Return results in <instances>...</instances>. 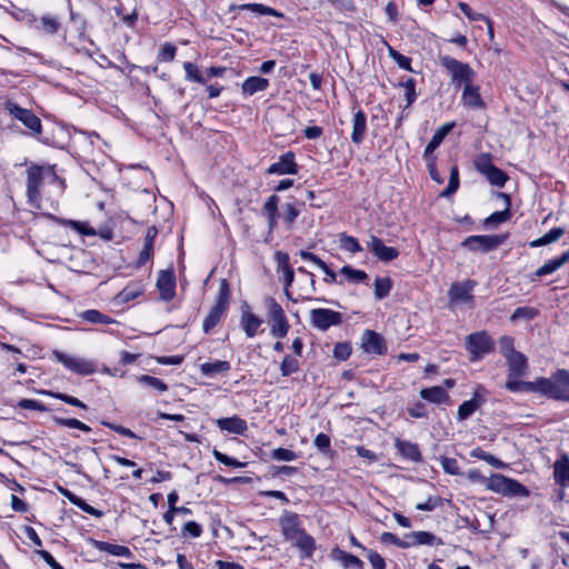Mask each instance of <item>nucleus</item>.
Masks as SVG:
<instances>
[{
    "label": "nucleus",
    "mask_w": 569,
    "mask_h": 569,
    "mask_svg": "<svg viewBox=\"0 0 569 569\" xmlns=\"http://www.w3.org/2000/svg\"><path fill=\"white\" fill-rule=\"evenodd\" d=\"M281 535L287 541L299 549L303 559H310L316 550V540L301 527L299 515L283 511L279 518Z\"/></svg>",
    "instance_id": "nucleus-1"
},
{
    "label": "nucleus",
    "mask_w": 569,
    "mask_h": 569,
    "mask_svg": "<svg viewBox=\"0 0 569 569\" xmlns=\"http://www.w3.org/2000/svg\"><path fill=\"white\" fill-rule=\"evenodd\" d=\"M538 393L553 400L569 402V371L558 369L549 378H538Z\"/></svg>",
    "instance_id": "nucleus-2"
},
{
    "label": "nucleus",
    "mask_w": 569,
    "mask_h": 569,
    "mask_svg": "<svg viewBox=\"0 0 569 569\" xmlns=\"http://www.w3.org/2000/svg\"><path fill=\"white\" fill-rule=\"evenodd\" d=\"M230 287L227 279H221L219 283L216 302L202 322V329L209 333L222 319L229 308Z\"/></svg>",
    "instance_id": "nucleus-3"
},
{
    "label": "nucleus",
    "mask_w": 569,
    "mask_h": 569,
    "mask_svg": "<svg viewBox=\"0 0 569 569\" xmlns=\"http://www.w3.org/2000/svg\"><path fill=\"white\" fill-rule=\"evenodd\" d=\"M441 66L449 72L455 87L467 86L473 82L476 72L469 63L461 62L450 56L440 57Z\"/></svg>",
    "instance_id": "nucleus-4"
},
{
    "label": "nucleus",
    "mask_w": 569,
    "mask_h": 569,
    "mask_svg": "<svg viewBox=\"0 0 569 569\" xmlns=\"http://www.w3.org/2000/svg\"><path fill=\"white\" fill-rule=\"evenodd\" d=\"M48 173L54 176L50 169L38 164H32L27 169V198L28 202L36 209L40 208V188L43 184L44 176Z\"/></svg>",
    "instance_id": "nucleus-5"
},
{
    "label": "nucleus",
    "mask_w": 569,
    "mask_h": 569,
    "mask_svg": "<svg viewBox=\"0 0 569 569\" xmlns=\"http://www.w3.org/2000/svg\"><path fill=\"white\" fill-rule=\"evenodd\" d=\"M507 239L508 233L469 236L461 242V247L471 252L487 253L496 250L499 246L505 243Z\"/></svg>",
    "instance_id": "nucleus-6"
},
{
    "label": "nucleus",
    "mask_w": 569,
    "mask_h": 569,
    "mask_svg": "<svg viewBox=\"0 0 569 569\" xmlns=\"http://www.w3.org/2000/svg\"><path fill=\"white\" fill-rule=\"evenodd\" d=\"M466 348L470 353V361H478L493 351L495 343L486 331H478L467 336Z\"/></svg>",
    "instance_id": "nucleus-7"
},
{
    "label": "nucleus",
    "mask_w": 569,
    "mask_h": 569,
    "mask_svg": "<svg viewBox=\"0 0 569 569\" xmlns=\"http://www.w3.org/2000/svg\"><path fill=\"white\" fill-rule=\"evenodd\" d=\"M475 167L492 186L502 188L509 179L505 171L492 163L490 153L481 154L476 160Z\"/></svg>",
    "instance_id": "nucleus-8"
},
{
    "label": "nucleus",
    "mask_w": 569,
    "mask_h": 569,
    "mask_svg": "<svg viewBox=\"0 0 569 569\" xmlns=\"http://www.w3.org/2000/svg\"><path fill=\"white\" fill-rule=\"evenodd\" d=\"M54 358L62 363L67 369L70 371L80 375V376H89L96 372V365L94 362L80 358V357H73L69 356L67 353H63L61 351H53Z\"/></svg>",
    "instance_id": "nucleus-9"
},
{
    "label": "nucleus",
    "mask_w": 569,
    "mask_h": 569,
    "mask_svg": "<svg viewBox=\"0 0 569 569\" xmlns=\"http://www.w3.org/2000/svg\"><path fill=\"white\" fill-rule=\"evenodd\" d=\"M310 321L315 328L326 331L332 326L340 325L342 322V315L331 309H312L310 311Z\"/></svg>",
    "instance_id": "nucleus-10"
},
{
    "label": "nucleus",
    "mask_w": 569,
    "mask_h": 569,
    "mask_svg": "<svg viewBox=\"0 0 569 569\" xmlns=\"http://www.w3.org/2000/svg\"><path fill=\"white\" fill-rule=\"evenodd\" d=\"M7 109L17 120L22 122L33 133L40 134L42 131L41 120L29 109L21 108L20 106L8 102Z\"/></svg>",
    "instance_id": "nucleus-11"
},
{
    "label": "nucleus",
    "mask_w": 569,
    "mask_h": 569,
    "mask_svg": "<svg viewBox=\"0 0 569 569\" xmlns=\"http://www.w3.org/2000/svg\"><path fill=\"white\" fill-rule=\"evenodd\" d=\"M486 389L482 386H478L471 399L463 401L457 411V419L463 421L471 417L485 402H486Z\"/></svg>",
    "instance_id": "nucleus-12"
},
{
    "label": "nucleus",
    "mask_w": 569,
    "mask_h": 569,
    "mask_svg": "<svg viewBox=\"0 0 569 569\" xmlns=\"http://www.w3.org/2000/svg\"><path fill=\"white\" fill-rule=\"evenodd\" d=\"M157 288L162 300L170 301L173 299L176 295V276L172 268L159 272Z\"/></svg>",
    "instance_id": "nucleus-13"
},
{
    "label": "nucleus",
    "mask_w": 569,
    "mask_h": 569,
    "mask_svg": "<svg viewBox=\"0 0 569 569\" xmlns=\"http://www.w3.org/2000/svg\"><path fill=\"white\" fill-rule=\"evenodd\" d=\"M361 347L367 353L385 355L387 345L381 335L373 330H366L361 337Z\"/></svg>",
    "instance_id": "nucleus-14"
},
{
    "label": "nucleus",
    "mask_w": 569,
    "mask_h": 569,
    "mask_svg": "<svg viewBox=\"0 0 569 569\" xmlns=\"http://www.w3.org/2000/svg\"><path fill=\"white\" fill-rule=\"evenodd\" d=\"M268 174H296L298 173V164L295 161V153L287 151L281 154L279 160L272 163L268 170Z\"/></svg>",
    "instance_id": "nucleus-15"
},
{
    "label": "nucleus",
    "mask_w": 569,
    "mask_h": 569,
    "mask_svg": "<svg viewBox=\"0 0 569 569\" xmlns=\"http://www.w3.org/2000/svg\"><path fill=\"white\" fill-rule=\"evenodd\" d=\"M369 250L383 262H389L398 258L399 251L393 247H388L383 241L372 236L368 242Z\"/></svg>",
    "instance_id": "nucleus-16"
},
{
    "label": "nucleus",
    "mask_w": 569,
    "mask_h": 569,
    "mask_svg": "<svg viewBox=\"0 0 569 569\" xmlns=\"http://www.w3.org/2000/svg\"><path fill=\"white\" fill-rule=\"evenodd\" d=\"M553 478L561 488L569 487V456L566 452L553 463Z\"/></svg>",
    "instance_id": "nucleus-17"
},
{
    "label": "nucleus",
    "mask_w": 569,
    "mask_h": 569,
    "mask_svg": "<svg viewBox=\"0 0 569 569\" xmlns=\"http://www.w3.org/2000/svg\"><path fill=\"white\" fill-rule=\"evenodd\" d=\"M406 538L410 539L408 541L409 548L412 546H441L443 543L441 538L430 531H412Z\"/></svg>",
    "instance_id": "nucleus-18"
},
{
    "label": "nucleus",
    "mask_w": 569,
    "mask_h": 569,
    "mask_svg": "<svg viewBox=\"0 0 569 569\" xmlns=\"http://www.w3.org/2000/svg\"><path fill=\"white\" fill-rule=\"evenodd\" d=\"M461 99L462 103L468 108H485V102L480 96V89L478 86H473L472 82L463 87Z\"/></svg>",
    "instance_id": "nucleus-19"
},
{
    "label": "nucleus",
    "mask_w": 569,
    "mask_h": 569,
    "mask_svg": "<svg viewBox=\"0 0 569 569\" xmlns=\"http://www.w3.org/2000/svg\"><path fill=\"white\" fill-rule=\"evenodd\" d=\"M455 122H447L439 127L425 148L423 157H433V151L441 144L447 134L453 129Z\"/></svg>",
    "instance_id": "nucleus-20"
},
{
    "label": "nucleus",
    "mask_w": 569,
    "mask_h": 569,
    "mask_svg": "<svg viewBox=\"0 0 569 569\" xmlns=\"http://www.w3.org/2000/svg\"><path fill=\"white\" fill-rule=\"evenodd\" d=\"M217 426L220 430L234 435H243L248 429L247 421L238 416L218 419Z\"/></svg>",
    "instance_id": "nucleus-21"
},
{
    "label": "nucleus",
    "mask_w": 569,
    "mask_h": 569,
    "mask_svg": "<svg viewBox=\"0 0 569 569\" xmlns=\"http://www.w3.org/2000/svg\"><path fill=\"white\" fill-rule=\"evenodd\" d=\"M229 11H252L259 16H272V17H282V13L278 12L276 9L268 7L262 3H242V4H231L229 7Z\"/></svg>",
    "instance_id": "nucleus-22"
},
{
    "label": "nucleus",
    "mask_w": 569,
    "mask_h": 569,
    "mask_svg": "<svg viewBox=\"0 0 569 569\" xmlns=\"http://www.w3.org/2000/svg\"><path fill=\"white\" fill-rule=\"evenodd\" d=\"M508 363V375L510 377H522L528 368L527 358L519 351L509 355L506 358Z\"/></svg>",
    "instance_id": "nucleus-23"
},
{
    "label": "nucleus",
    "mask_w": 569,
    "mask_h": 569,
    "mask_svg": "<svg viewBox=\"0 0 569 569\" xmlns=\"http://www.w3.org/2000/svg\"><path fill=\"white\" fill-rule=\"evenodd\" d=\"M395 447L403 458L410 461L420 462L422 460L420 449L415 442L396 439Z\"/></svg>",
    "instance_id": "nucleus-24"
},
{
    "label": "nucleus",
    "mask_w": 569,
    "mask_h": 569,
    "mask_svg": "<svg viewBox=\"0 0 569 569\" xmlns=\"http://www.w3.org/2000/svg\"><path fill=\"white\" fill-rule=\"evenodd\" d=\"M367 131V116L359 109L353 116L351 140L356 144L362 143Z\"/></svg>",
    "instance_id": "nucleus-25"
},
{
    "label": "nucleus",
    "mask_w": 569,
    "mask_h": 569,
    "mask_svg": "<svg viewBox=\"0 0 569 569\" xmlns=\"http://www.w3.org/2000/svg\"><path fill=\"white\" fill-rule=\"evenodd\" d=\"M331 557L333 560L339 561L346 569H363L365 565L361 559L357 556L348 553L340 548L336 547L331 550Z\"/></svg>",
    "instance_id": "nucleus-26"
},
{
    "label": "nucleus",
    "mask_w": 569,
    "mask_h": 569,
    "mask_svg": "<svg viewBox=\"0 0 569 569\" xmlns=\"http://www.w3.org/2000/svg\"><path fill=\"white\" fill-rule=\"evenodd\" d=\"M299 256L303 260H308V261H311L315 264H317L326 273V278H325L326 282H328V283L337 282L336 272L323 260H321L317 254H315L310 251H307V250H301L299 252Z\"/></svg>",
    "instance_id": "nucleus-27"
},
{
    "label": "nucleus",
    "mask_w": 569,
    "mask_h": 569,
    "mask_svg": "<svg viewBox=\"0 0 569 569\" xmlns=\"http://www.w3.org/2000/svg\"><path fill=\"white\" fill-rule=\"evenodd\" d=\"M520 377H510L507 376L506 389L511 392H537L538 393V378L533 381H522L519 380Z\"/></svg>",
    "instance_id": "nucleus-28"
},
{
    "label": "nucleus",
    "mask_w": 569,
    "mask_h": 569,
    "mask_svg": "<svg viewBox=\"0 0 569 569\" xmlns=\"http://www.w3.org/2000/svg\"><path fill=\"white\" fill-rule=\"evenodd\" d=\"M499 197H501L502 199H505L506 203H507V208L502 211H496L493 213H491L489 217H487L483 221V226L486 228H491L493 226H497V224H500V223H503L506 221H508L511 217V212H510V197L507 194V193H503V192H500L499 193Z\"/></svg>",
    "instance_id": "nucleus-29"
},
{
    "label": "nucleus",
    "mask_w": 569,
    "mask_h": 569,
    "mask_svg": "<svg viewBox=\"0 0 569 569\" xmlns=\"http://www.w3.org/2000/svg\"><path fill=\"white\" fill-rule=\"evenodd\" d=\"M567 262H569V250H566L560 257L543 263L540 268L537 269L536 276L545 277L547 274H551L558 269H560Z\"/></svg>",
    "instance_id": "nucleus-30"
},
{
    "label": "nucleus",
    "mask_w": 569,
    "mask_h": 569,
    "mask_svg": "<svg viewBox=\"0 0 569 569\" xmlns=\"http://www.w3.org/2000/svg\"><path fill=\"white\" fill-rule=\"evenodd\" d=\"M231 369L230 362L226 360H216L200 365V372L206 377H216L220 373H227Z\"/></svg>",
    "instance_id": "nucleus-31"
},
{
    "label": "nucleus",
    "mask_w": 569,
    "mask_h": 569,
    "mask_svg": "<svg viewBox=\"0 0 569 569\" xmlns=\"http://www.w3.org/2000/svg\"><path fill=\"white\" fill-rule=\"evenodd\" d=\"M269 80L262 77H249L242 83V92L252 96L257 92L267 90Z\"/></svg>",
    "instance_id": "nucleus-32"
},
{
    "label": "nucleus",
    "mask_w": 569,
    "mask_h": 569,
    "mask_svg": "<svg viewBox=\"0 0 569 569\" xmlns=\"http://www.w3.org/2000/svg\"><path fill=\"white\" fill-rule=\"evenodd\" d=\"M420 397L432 403H442L448 399V392L443 387L435 386L420 390Z\"/></svg>",
    "instance_id": "nucleus-33"
},
{
    "label": "nucleus",
    "mask_w": 569,
    "mask_h": 569,
    "mask_svg": "<svg viewBox=\"0 0 569 569\" xmlns=\"http://www.w3.org/2000/svg\"><path fill=\"white\" fill-rule=\"evenodd\" d=\"M94 546L99 551L108 552L116 557H124V558H131L132 552L131 550L121 545H113L106 541H94Z\"/></svg>",
    "instance_id": "nucleus-34"
},
{
    "label": "nucleus",
    "mask_w": 569,
    "mask_h": 569,
    "mask_svg": "<svg viewBox=\"0 0 569 569\" xmlns=\"http://www.w3.org/2000/svg\"><path fill=\"white\" fill-rule=\"evenodd\" d=\"M262 320L251 312H243L241 316V326L249 338L257 335Z\"/></svg>",
    "instance_id": "nucleus-35"
},
{
    "label": "nucleus",
    "mask_w": 569,
    "mask_h": 569,
    "mask_svg": "<svg viewBox=\"0 0 569 569\" xmlns=\"http://www.w3.org/2000/svg\"><path fill=\"white\" fill-rule=\"evenodd\" d=\"M471 286L469 283L456 282L449 289V297L451 301H469L472 299L470 295Z\"/></svg>",
    "instance_id": "nucleus-36"
},
{
    "label": "nucleus",
    "mask_w": 569,
    "mask_h": 569,
    "mask_svg": "<svg viewBox=\"0 0 569 569\" xmlns=\"http://www.w3.org/2000/svg\"><path fill=\"white\" fill-rule=\"evenodd\" d=\"M563 234H565V229L563 228H560V227L552 228L547 233H545L542 237H540V238H538L536 240H532L529 243V246L531 248H537V247L546 246V244H549V243L558 241Z\"/></svg>",
    "instance_id": "nucleus-37"
},
{
    "label": "nucleus",
    "mask_w": 569,
    "mask_h": 569,
    "mask_svg": "<svg viewBox=\"0 0 569 569\" xmlns=\"http://www.w3.org/2000/svg\"><path fill=\"white\" fill-rule=\"evenodd\" d=\"M530 495L529 490L526 486L520 483L519 481L507 478V482L505 485V491L502 496L506 497H528Z\"/></svg>",
    "instance_id": "nucleus-38"
},
{
    "label": "nucleus",
    "mask_w": 569,
    "mask_h": 569,
    "mask_svg": "<svg viewBox=\"0 0 569 569\" xmlns=\"http://www.w3.org/2000/svg\"><path fill=\"white\" fill-rule=\"evenodd\" d=\"M57 222L61 226L70 227L71 229L76 230L78 233L83 236H96V230L84 221H78V220H67V219H56Z\"/></svg>",
    "instance_id": "nucleus-39"
},
{
    "label": "nucleus",
    "mask_w": 569,
    "mask_h": 569,
    "mask_svg": "<svg viewBox=\"0 0 569 569\" xmlns=\"http://www.w3.org/2000/svg\"><path fill=\"white\" fill-rule=\"evenodd\" d=\"M340 273L346 276L347 280L352 283H368L369 281V276L366 271L355 269L351 266H343L340 269Z\"/></svg>",
    "instance_id": "nucleus-40"
},
{
    "label": "nucleus",
    "mask_w": 569,
    "mask_h": 569,
    "mask_svg": "<svg viewBox=\"0 0 569 569\" xmlns=\"http://www.w3.org/2000/svg\"><path fill=\"white\" fill-rule=\"evenodd\" d=\"M80 317L90 323L110 325L116 322V320L96 309L86 310Z\"/></svg>",
    "instance_id": "nucleus-41"
},
{
    "label": "nucleus",
    "mask_w": 569,
    "mask_h": 569,
    "mask_svg": "<svg viewBox=\"0 0 569 569\" xmlns=\"http://www.w3.org/2000/svg\"><path fill=\"white\" fill-rule=\"evenodd\" d=\"M392 289V281L389 277H377L375 280V298L381 300L389 296Z\"/></svg>",
    "instance_id": "nucleus-42"
},
{
    "label": "nucleus",
    "mask_w": 569,
    "mask_h": 569,
    "mask_svg": "<svg viewBox=\"0 0 569 569\" xmlns=\"http://www.w3.org/2000/svg\"><path fill=\"white\" fill-rule=\"evenodd\" d=\"M470 456L472 458L481 459V460L486 461L487 463H489L490 466L498 468V469L506 467V465L501 460H499L491 453L486 452L483 449H481L479 447L472 449L470 451Z\"/></svg>",
    "instance_id": "nucleus-43"
},
{
    "label": "nucleus",
    "mask_w": 569,
    "mask_h": 569,
    "mask_svg": "<svg viewBox=\"0 0 569 569\" xmlns=\"http://www.w3.org/2000/svg\"><path fill=\"white\" fill-rule=\"evenodd\" d=\"M40 393L42 395H47L49 397H52V398H56V399H59L70 406H73V407H78L80 409H87V405L84 402H82L81 400H79L78 398L73 397V396H70V395H67V393H62V392H54V391H50V390H42L40 391Z\"/></svg>",
    "instance_id": "nucleus-44"
},
{
    "label": "nucleus",
    "mask_w": 569,
    "mask_h": 569,
    "mask_svg": "<svg viewBox=\"0 0 569 569\" xmlns=\"http://www.w3.org/2000/svg\"><path fill=\"white\" fill-rule=\"evenodd\" d=\"M507 478L508 477H506L501 473H493V475H491V477L487 478L485 487L488 490H491L496 493L502 495V492L505 491V485L507 482Z\"/></svg>",
    "instance_id": "nucleus-45"
},
{
    "label": "nucleus",
    "mask_w": 569,
    "mask_h": 569,
    "mask_svg": "<svg viewBox=\"0 0 569 569\" xmlns=\"http://www.w3.org/2000/svg\"><path fill=\"white\" fill-rule=\"evenodd\" d=\"M183 69L186 71V80L193 81L200 84H204L207 82V79L204 78L203 73L199 70L198 66L193 62H184Z\"/></svg>",
    "instance_id": "nucleus-46"
},
{
    "label": "nucleus",
    "mask_w": 569,
    "mask_h": 569,
    "mask_svg": "<svg viewBox=\"0 0 569 569\" xmlns=\"http://www.w3.org/2000/svg\"><path fill=\"white\" fill-rule=\"evenodd\" d=\"M459 188V171L458 167L453 166L450 170V177L448 186L445 190L441 191L440 197L450 198Z\"/></svg>",
    "instance_id": "nucleus-47"
},
{
    "label": "nucleus",
    "mask_w": 569,
    "mask_h": 569,
    "mask_svg": "<svg viewBox=\"0 0 569 569\" xmlns=\"http://www.w3.org/2000/svg\"><path fill=\"white\" fill-rule=\"evenodd\" d=\"M459 188V171L458 167L453 166L450 170V177L448 186L445 190L441 191L440 197L450 198Z\"/></svg>",
    "instance_id": "nucleus-48"
},
{
    "label": "nucleus",
    "mask_w": 569,
    "mask_h": 569,
    "mask_svg": "<svg viewBox=\"0 0 569 569\" xmlns=\"http://www.w3.org/2000/svg\"><path fill=\"white\" fill-rule=\"evenodd\" d=\"M137 380L139 383L148 386L160 393L166 392L168 390L167 383H164L161 379L149 375H141L137 378Z\"/></svg>",
    "instance_id": "nucleus-49"
},
{
    "label": "nucleus",
    "mask_w": 569,
    "mask_h": 569,
    "mask_svg": "<svg viewBox=\"0 0 569 569\" xmlns=\"http://www.w3.org/2000/svg\"><path fill=\"white\" fill-rule=\"evenodd\" d=\"M53 421L61 427L79 429L83 432H90L91 428L76 418L53 417Z\"/></svg>",
    "instance_id": "nucleus-50"
},
{
    "label": "nucleus",
    "mask_w": 569,
    "mask_h": 569,
    "mask_svg": "<svg viewBox=\"0 0 569 569\" xmlns=\"http://www.w3.org/2000/svg\"><path fill=\"white\" fill-rule=\"evenodd\" d=\"M289 322L286 317L271 319V335L276 338H283L289 331Z\"/></svg>",
    "instance_id": "nucleus-51"
},
{
    "label": "nucleus",
    "mask_w": 569,
    "mask_h": 569,
    "mask_svg": "<svg viewBox=\"0 0 569 569\" xmlns=\"http://www.w3.org/2000/svg\"><path fill=\"white\" fill-rule=\"evenodd\" d=\"M539 311L532 307H518L510 317L511 321L532 320L538 316Z\"/></svg>",
    "instance_id": "nucleus-52"
},
{
    "label": "nucleus",
    "mask_w": 569,
    "mask_h": 569,
    "mask_svg": "<svg viewBox=\"0 0 569 569\" xmlns=\"http://www.w3.org/2000/svg\"><path fill=\"white\" fill-rule=\"evenodd\" d=\"M299 369V361L290 355H287L280 363V371L283 377H288Z\"/></svg>",
    "instance_id": "nucleus-53"
},
{
    "label": "nucleus",
    "mask_w": 569,
    "mask_h": 569,
    "mask_svg": "<svg viewBox=\"0 0 569 569\" xmlns=\"http://www.w3.org/2000/svg\"><path fill=\"white\" fill-rule=\"evenodd\" d=\"M340 247L351 253H357L362 251V247L360 246L359 241L352 237L348 236L346 233H342L340 236Z\"/></svg>",
    "instance_id": "nucleus-54"
},
{
    "label": "nucleus",
    "mask_w": 569,
    "mask_h": 569,
    "mask_svg": "<svg viewBox=\"0 0 569 569\" xmlns=\"http://www.w3.org/2000/svg\"><path fill=\"white\" fill-rule=\"evenodd\" d=\"M401 86L405 89V97H406V108L410 107L417 99V92H416V80L413 78L407 79Z\"/></svg>",
    "instance_id": "nucleus-55"
},
{
    "label": "nucleus",
    "mask_w": 569,
    "mask_h": 569,
    "mask_svg": "<svg viewBox=\"0 0 569 569\" xmlns=\"http://www.w3.org/2000/svg\"><path fill=\"white\" fill-rule=\"evenodd\" d=\"M141 293H142V290L140 288L127 286L119 292L117 298L119 299V301L127 303V302L136 299L137 297H139Z\"/></svg>",
    "instance_id": "nucleus-56"
},
{
    "label": "nucleus",
    "mask_w": 569,
    "mask_h": 569,
    "mask_svg": "<svg viewBox=\"0 0 569 569\" xmlns=\"http://www.w3.org/2000/svg\"><path fill=\"white\" fill-rule=\"evenodd\" d=\"M271 458L278 461H293L298 458V456L290 449L277 448L271 451Z\"/></svg>",
    "instance_id": "nucleus-57"
},
{
    "label": "nucleus",
    "mask_w": 569,
    "mask_h": 569,
    "mask_svg": "<svg viewBox=\"0 0 569 569\" xmlns=\"http://www.w3.org/2000/svg\"><path fill=\"white\" fill-rule=\"evenodd\" d=\"M299 214L300 210L293 203H286L283 206V221L288 227L292 226Z\"/></svg>",
    "instance_id": "nucleus-58"
},
{
    "label": "nucleus",
    "mask_w": 569,
    "mask_h": 569,
    "mask_svg": "<svg viewBox=\"0 0 569 569\" xmlns=\"http://www.w3.org/2000/svg\"><path fill=\"white\" fill-rule=\"evenodd\" d=\"M212 455L217 461L223 463L224 466L232 467V468H241L244 466V463L238 461L237 459H234L232 457L227 456L226 453H222L221 451H219L217 449H214L212 451Z\"/></svg>",
    "instance_id": "nucleus-59"
},
{
    "label": "nucleus",
    "mask_w": 569,
    "mask_h": 569,
    "mask_svg": "<svg viewBox=\"0 0 569 569\" xmlns=\"http://www.w3.org/2000/svg\"><path fill=\"white\" fill-rule=\"evenodd\" d=\"M183 537L199 538L202 533L201 526L196 521H188L181 530Z\"/></svg>",
    "instance_id": "nucleus-60"
},
{
    "label": "nucleus",
    "mask_w": 569,
    "mask_h": 569,
    "mask_svg": "<svg viewBox=\"0 0 569 569\" xmlns=\"http://www.w3.org/2000/svg\"><path fill=\"white\" fill-rule=\"evenodd\" d=\"M440 462L446 473L452 476L460 475V468L458 461L455 458L442 457Z\"/></svg>",
    "instance_id": "nucleus-61"
},
{
    "label": "nucleus",
    "mask_w": 569,
    "mask_h": 569,
    "mask_svg": "<svg viewBox=\"0 0 569 569\" xmlns=\"http://www.w3.org/2000/svg\"><path fill=\"white\" fill-rule=\"evenodd\" d=\"M279 197L271 194L263 204V213L269 216H279L278 212Z\"/></svg>",
    "instance_id": "nucleus-62"
},
{
    "label": "nucleus",
    "mask_w": 569,
    "mask_h": 569,
    "mask_svg": "<svg viewBox=\"0 0 569 569\" xmlns=\"http://www.w3.org/2000/svg\"><path fill=\"white\" fill-rule=\"evenodd\" d=\"M441 505L442 500L440 497H428L425 502L417 503L416 509L420 511H432Z\"/></svg>",
    "instance_id": "nucleus-63"
},
{
    "label": "nucleus",
    "mask_w": 569,
    "mask_h": 569,
    "mask_svg": "<svg viewBox=\"0 0 569 569\" xmlns=\"http://www.w3.org/2000/svg\"><path fill=\"white\" fill-rule=\"evenodd\" d=\"M500 352L505 358L509 357V355L517 352L513 348V338L510 336H502L499 339Z\"/></svg>",
    "instance_id": "nucleus-64"
}]
</instances>
